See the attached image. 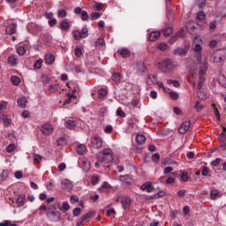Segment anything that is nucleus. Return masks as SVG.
<instances>
[{
  "instance_id": "f257e3e1",
  "label": "nucleus",
  "mask_w": 226,
  "mask_h": 226,
  "mask_svg": "<svg viewBox=\"0 0 226 226\" xmlns=\"http://www.w3.org/2000/svg\"><path fill=\"white\" fill-rule=\"evenodd\" d=\"M97 160L100 162L102 167H104L107 169V170H110L112 162L114 161V156H112V149H103L101 154H97Z\"/></svg>"
},
{
  "instance_id": "f03ea898",
  "label": "nucleus",
  "mask_w": 226,
  "mask_h": 226,
  "mask_svg": "<svg viewBox=\"0 0 226 226\" xmlns=\"http://www.w3.org/2000/svg\"><path fill=\"white\" fill-rule=\"evenodd\" d=\"M157 68L163 73H170L174 68V62L170 58H166L157 64Z\"/></svg>"
},
{
  "instance_id": "7ed1b4c3",
  "label": "nucleus",
  "mask_w": 226,
  "mask_h": 226,
  "mask_svg": "<svg viewBox=\"0 0 226 226\" xmlns=\"http://www.w3.org/2000/svg\"><path fill=\"white\" fill-rule=\"evenodd\" d=\"M46 216H48L50 222H58L59 218H61V213L54 211L52 208H49L46 212Z\"/></svg>"
},
{
  "instance_id": "20e7f679",
  "label": "nucleus",
  "mask_w": 226,
  "mask_h": 226,
  "mask_svg": "<svg viewBox=\"0 0 226 226\" xmlns=\"http://www.w3.org/2000/svg\"><path fill=\"white\" fill-rule=\"evenodd\" d=\"M185 27L190 34L195 36V34H197V27H199V24L195 21H189L186 23Z\"/></svg>"
},
{
  "instance_id": "39448f33",
  "label": "nucleus",
  "mask_w": 226,
  "mask_h": 226,
  "mask_svg": "<svg viewBox=\"0 0 226 226\" xmlns=\"http://www.w3.org/2000/svg\"><path fill=\"white\" fill-rule=\"evenodd\" d=\"M91 145L95 148V149H100L103 146V141H102V138L98 136H94L91 138Z\"/></svg>"
},
{
  "instance_id": "423d86ee",
  "label": "nucleus",
  "mask_w": 226,
  "mask_h": 226,
  "mask_svg": "<svg viewBox=\"0 0 226 226\" xmlns=\"http://www.w3.org/2000/svg\"><path fill=\"white\" fill-rule=\"evenodd\" d=\"M42 135H51L54 132V127L50 124H43L41 127Z\"/></svg>"
},
{
  "instance_id": "0eeeda50",
  "label": "nucleus",
  "mask_w": 226,
  "mask_h": 226,
  "mask_svg": "<svg viewBox=\"0 0 226 226\" xmlns=\"http://www.w3.org/2000/svg\"><path fill=\"white\" fill-rule=\"evenodd\" d=\"M93 216H94V212L90 211L87 212V214L83 215L77 222V225L80 226L82 225V223H84V222H86V220H89V218H93Z\"/></svg>"
},
{
  "instance_id": "6e6552de",
  "label": "nucleus",
  "mask_w": 226,
  "mask_h": 226,
  "mask_svg": "<svg viewBox=\"0 0 226 226\" xmlns=\"http://www.w3.org/2000/svg\"><path fill=\"white\" fill-rule=\"evenodd\" d=\"M202 41V38L200 36L195 37L192 45H194L193 50L196 53H200L202 50V46L200 45V42Z\"/></svg>"
},
{
  "instance_id": "1a4fd4ad",
  "label": "nucleus",
  "mask_w": 226,
  "mask_h": 226,
  "mask_svg": "<svg viewBox=\"0 0 226 226\" xmlns=\"http://www.w3.org/2000/svg\"><path fill=\"white\" fill-rule=\"evenodd\" d=\"M190 50V46H185L184 48H177L174 49L175 56H186Z\"/></svg>"
},
{
  "instance_id": "9d476101",
  "label": "nucleus",
  "mask_w": 226,
  "mask_h": 226,
  "mask_svg": "<svg viewBox=\"0 0 226 226\" xmlns=\"http://www.w3.org/2000/svg\"><path fill=\"white\" fill-rule=\"evenodd\" d=\"M192 124V122L190 121H185L182 125L178 128V132L181 133V135H185L188 130H190V125Z\"/></svg>"
},
{
  "instance_id": "9b49d317",
  "label": "nucleus",
  "mask_w": 226,
  "mask_h": 226,
  "mask_svg": "<svg viewBox=\"0 0 226 226\" xmlns=\"http://www.w3.org/2000/svg\"><path fill=\"white\" fill-rule=\"evenodd\" d=\"M121 204L123 209H130V206H132V198H130V196H123Z\"/></svg>"
},
{
  "instance_id": "f8f14e48",
  "label": "nucleus",
  "mask_w": 226,
  "mask_h": 226,
  "mask_svg": "<svg viewBox=\"0 0 226 226\" xmlns=\"http://www.w3.org/2000/svg\"><path fill=\"white\" fill-rule=\"evenodd\" d=\"M141 190H146L147 193H151V192L154 191V186L153 184H151V182H146L141 185Z\"/></svg>"
},
{
  "instance_id": "ddd939ff",
  "label": "nucleus",
  "mask_w": 226,
  "mask_h": 226,
  "mask_svg": "<svg viewBox=\"0 0 226 226\" xmlns=\"http://www.w3.org/2000/svg\"><path fill=\"white\" fill-rule=\"evenodd\" d=\"M15 31H17V24L15 23L10 24L5 29L6 34L9 35L14 34Z\"/></svg>"
},
{
  "instance_id": "4468645a",
  "label": "nucleus",
  "mask_w": 226,
  "mask_h": 226,
  "mask_svg": "<svg viewBox=\"0 0 226 226\" xmlns=\"http://www.w3.org/2000/svg\"><path fill=\"white\" fill-rule=\"evenodd\" d=\"M162 33L160 31L152 32L148 35L149 41H156L160 38Z\"/></svg>"
},
{
  "instance_id": "2eb2a0df",
  "label": "nucleus",
  "mask_w": 226,
  "mask_h": 226,
  "mask_svg": "<svg viewBox=\"0 0 226 226\" xmlns=\"http://www.w3.org/2000/svg\"><path fill=\"white\" fill-rule=\"evenodd\" d=\"M62 188L63 190H66L67 192H70V190L73 189V184L70 180H64L62 182Z\"/></svg>"
},
{
  "instance_id": "dca6fc26",
  "label": "nucleus",
  "mask_w": 226,
  "mask_h": 226,
  "mask_svg": "<svg viewBox=\"0 0 226 226\" xmlns=\"http://www.w3.org/2000/svg\"><path fill=\"white\" fill-rule=\"evenodd\" d=\"M206 73H207V62L205 61L200 67L199 76L204 77Z\"/></svg>"
},
{
  "instance_id": "f3484780",
  "label": "nucleus",
  "mask_w": 226,
  "mask_h": 226,
  "mask_svg": "<svg viewBox=\"0 0 226 226\" xmlns=\"http://www.w3.org/2000/svg\"><path fill=\"white\" fill-rule=\"evenodd\" d=\"M76 151L78 154H86L87 153V147H86V145L80 144L76 147Z\"/></svg>"
},
{
  "instance_id": "a211bd4d",
  "label": "nucleus",
  "mask_w": 226,
  "mask_h": 226,
  "mask_svg": "<svg viewBox=\"0 0 226 226\" xmlns=\"http://www.w3.org/2000/svg\"><path fill=\"white\" fill-rule=\"evenodd\" d=\"M44 61L46 64H54V61H56V56L52 54H48L44 57Z\"/></svg>"
},
{
  "instance_id": "6ab92c4d",
  "label": "nucleus",
  "mask_w": 226,
  "mask_h": 226,
  "mask_svg": "<svg viewBox=\"0 0 226 226\" xmlns=\"http://www.w3.org/2000/svg\"><path fill=\"white\" fill-rule=\"evenodd\" d=\"M118 54H120V56H124V57H130L131 56V52L130 49H126V48H122L120 49L117 50Z\"/></svg>"
},
{
  "instance_id": "aec40b11",
  "label": "nucleus",
  "mask_w": 226,
  "mask_h": 226,
  "mask_svg": "<svg viewBox=\"0 0 226 226\" xmlns=\"http://www.w3.org/2000/svg\"><path fill=\"white\" fill-rule=\"evenodd\" d=\"M64 125L68 130H73L77 126V122L75 120H66Z\"/></svg>"
},
{
  "instance_id": "412c9836",
  "label": "nucleus",
  "mask_w": 226,
  "mask_h": 226,
  "mask_svg": "<svg viewBox=\"0 0 226 226\" xmlns=\"http://www.w3.org/2000/svg\"><path fill=\"white\" fill-rule=\"evenodd\" d=\"M26 202V195L25 194H20L19 195L16 203L19 207H22L24 206V203Z\"/></svg>"
},
{
  "instance_id": "4be33fe9",
  "label": "nucleus",
  "mask_w": 226,
  "mask_h": 226,
  "mask_svg": "<svg viewBox=\"0 0 226 226\" xmlns=\"http://www.w3.org/2000/svg\"><path fill=\"white\" fill-rule=\"evenodd\" d=\"M136 142L139 144V146H142V144L146 143V136L144 134H137Z\"/></svg>"
},
{
  "instance_id": "5701e85b",
  "label": "nucleus",
  "mask_w": 226,
  "mask_h": 226,
  "mask_svg": "<svg viewBox=\"0 0 226 226\" xmlns=\"http://www.w3.org/2000/svg\"><path fill=\"white\" fill-rule=\"evenodd\" d=\"M18 61L19 59L17 58V55H11L8 58V63L9 64H11V66H15Z\"/></svg>"
},
{
  "instance_id": "b1692460",
  "label": "nucleus",
  "mask_w": 226,
  "mask_h": 226,
  "mask_svg": "<svg viewBox=\"0 0 226 226\" xmlns=\"http://www.w3.org/2000/svg\"><path fill=\"white\" fill-rule=\"evenodd\" d=\"M172 27H169V26H165L162 29V33L163 34V36H170V34H172Z\"/></svg>"
},
{
  "instance_id": "393cba45",
  "label": "nucleus",
  "mask_w": 226,
  "mask_h": 226,
  "mask_svg": "<svg viewBox=\"0 0 226 226\" xmlns=\"http://www.w3.org/2000/svg\"><path fill=\"white\" fill-rule=\"evenodd\" d=\"M26 103H27V99H26L25 97L18 99V105L21 109H26Z\"/></svg>"
},
{
  "instance_id": "a878e982",
  "label": "nucleus",
  "mask_w": 226,
  "mask_h": 226,
  "mask_svg": "<svg viewBox=\"0 0 226 226\" xmlns=\"http://www.w3.org/2000/svg\"><path fill=\"white\" fill-rule=\"evenodd\" d=\"M104 45H105V40L102 37L97 39V41H95L96 49H102V47H104Z\"/></svg>"
},
{
  "instance_id": "bb28decb",
  "label": "nucleus",
  "mask_w": 226,
  "mask_h": 226,
  "mask_svg": "<svg viewBox=\"0 0 226 226\" xmlns=\"http://www.w3.org/2000/svg\"><path fill=\"white\" fill-rule=\"evenodd\" d=\"M60 29H62V31H68V29H70V23L66 20H63L60 24Z\"/></svg>"
},
{
  "instance_id": "cd10ccee",
  "label": "nucleus",
  "mask_w": 226,
  "mask_h": 226,
  "mask_svg": "<svg viewBox=\"0 0 226 226\" xmlns=\"http://www.w3.org/2000/svg\"><path fill=\"white\" fill-rule=\"evenodd\" d=\"M157 49L162 52H165V50L169 49V45L167 44V42H161L157 45Z\"/></svg>"
},
{
  "instance_id": "c85d7f7f",
  "label": "nucleus",
  "mask_w": 226,
  "mask_h": 226,
  "mask_svg": "<svg viewBox=\"0 0 226 226\" xmlns=\"http://www.w3.org/2000/svg\"><path fill=\"white\" fill-rule=\"evenodd\" d=\"M83 165L81 166L82 170L85 172H89V170L91 169V164L87 161H83L82 162Z\"/></svg>"
},
{
  "instance_id": "c756f323",
  "label": "nucleus",
  "mask_w": 226,
  "mask_h": 226,
  "mask_svg": "<svg viewBox=\"0 0 226 226\" xmlns=\"http://www.w3.org/2000/svg\"><path fill=\"white\" fill-rule=\"evenodd\" d=\"M210 197H211L212 200H216L217 197H221L220 196V191L212 190L211 192H210Z\"/></svg>"
},
{
  "instance_id": "7c9ffc66",
  "label": "nucleus",
  "mask_w": 226,
  "mask_h": 226,
  "mask_svg": "<svg viewBox=\"0 0 226 226\" xmlns=\"http://www.w3.org/2000/svg\"><path fill=\"white\" fill-rule=\"evenodd\" d=\"M105 96H107V90L103 89V88H101L99 91H98V98L100 100H103V98H105Z\"/></svg>"
},
{
  "instance_id": "2f4dec72",
  "label": "nucleus",
  "mask_w": 226,
  "mask_h": 226,
  "mask_svg": "<svg viewBox=\"0 0 226 226\" xmlns=\"http://www.w3.org/2000/svg\"><path fill=\"white\" fill-rule=\"evenodd\" d=\"M169 95L171 100H179V94L177 92L170 91Z\"/></svg>"
},
{
  "instance_id": "473e14b6",
  "label": "nucleus",
  "mask_w": 226,
  "mask_h": 226,
  "mask_svg": "<svg viewBox=\"0 0 226 226\" xmlns=\"http://www.w3.org/2000/svg\"><path fill=\"white\" fill-rule=\"evenodd\" d=\"M43 64V59L40 58L38 59L34 64V70H40V68H41V64Z\"/></svg>"
},
{
  "instance_id": "72a5a7b5",
  "label": "nucleus",
  "mask_w": 226,
  "mask_h": 226,
  "mask_svg": "<svg viewBox=\"0 0 226 226\" xmlns=\"http://www.w3.org/2000/svg\"><path fill=\"white\" fill-rule=\"evenodd\" d=\"M180 177L184 183L188 182V171H182Z\"/></svg>"
},
{
  "instance_id": "f704fd0d",
  "label": "nucleus",
  "mask_w": 226,
  "mask_h": 226,
  "mask_svg": "<svg viewBox=\"0 0 226 226\" xmlns=\"http://www.w3.org/2000/svg\"><path fill=\"white\" fill-rule=\"evenodd\" d=\"M73 36H74L75 40H77V41H79V40H82V38H83L82 34L79 30H75L73 32Z\"/></svg>"
},
{
  "instance_id": "c9c22d12",
  "label": "nucleus",
  "mask_w": 226,
  "mask_h": 226,
  "mask_svg": "<svg viewBox=\"0 0 226 226\" xmlns=\"http://www.w3.org/2000/svg\"><path fill=\"white\" fill-rule=\"evenodd\" d=\"M70 209V204L67 201L63 203V207H60V211L63 213H66Z\"/></svg>"
},
{
  "instance_id": "e433bc0d",
  "label": "nucleus",
  "mask_w": 226,
  "mask_h": 226,
  "mask_svg": "<svg viewBox=\"0 0 226 226\" xmlns=\"http://www.w3.org/2000/svg\"><path fill=\"white\" fill-rule=\"evenodd\" d=\"M197 19L198 20H206V12L203 11H200L197 13Z\"/></svg>"
},
{
  "instance_id": "4c0bfd02",
  "label": "nucleus",
  "mask_w": 226,
  "mask_h": 226,
  "mask_svg": "<svg viewBox=\"0 0 226 226\" xmlns=\"http://www.w3.org/2000/svg\"><path fill=\"white\" fill-rule=\"evenodd\" d=\"M58 89H59L58 84L50 85L49 87V91H50V93H56V91H58Z\"/></svg>"
},
{
  "instance_id": "58836bf2",
  "label": "nucleus",
  "mask_w": 226,
  "mask_h": 226,
  "mask_svg": "<svg viewBox=\"0 0 226 226\" xmlns=\"http://www.w3.org/2000/svg\"><path fill=\"white\" fill-rule=\"evenodd\" d=\"M213 107H214V113H215V116L217 119V121H221V117H220V111H218V108H216V105L215 104H213Z\"/></svg>"
},
{
  "instance_id": "ea45409f",
  "label": "nucleus",
  "mask_w": 226,
  "mask_h": 226,
  "mask_svg": "<svg viewBox=\"0 0 226 226\" xmlns=\"http://www.w3.org/2000/svg\"><path fill=\"white\" fill-rule=\"evenodd\" d=\"M11 81L12 82V84L14 86H19V84H20V79L17 76H11Z\"/></svg>"
},
{
  "instance_id": "a19ab883",
  "label": "nucleus",
  "mask_w": 226,
  "mask_h": 226,
  "mask_svg": "<svg viewBox=\"0 0 226 226\" xmlns=\"http://www.w3.org/2000/svg\"><path fill=\"white\" fill-rule=\"evenodd\" d=\"M112 80H114L115 82H119V80H121V73L119 72L113 73Z\"/></svg>"
},
{
  "instance_id": "79ce46f5",
  "label": "nucleus",
  "mask_w": 226,
  "mask_h": 226,
  "mask_svg": "<svg viewBox=\"0 0 226 226\" xmlns=\"http://www.w3.org/2000/svg\"><path fill=\"white\" fill-rule=\"evenodd\" d=\"M194 109L197 110V112H200L202 109H204V105L200 104L199 101L195 102Z\"/></svg>"
},
{
  "instance_id": "37998d69",
  "label": "nucleus",
  "mask_w": 226,
  "mask_h": 226,
  "mask_svg": "<svg viewBox=\"0 0 226 226\" xmlns=\"http://www.w3.org/2000/svg\"><path fill=\"white\" fill-rule=\"evenodd\" d=\"M162 197H165V192L161 191L159 192H157L156 194L151 196V199H160Z\"/></svg>"
},
{
  "instance_id": "c03bdc74",
  "label": "nucleus",
  "mask_w": 226,
  "mask_h": 226,
  "mask_svg": "<svg viewBox=\"0 0 226 226\" xmlns=\"http://www.w3.org/2000/svg\"><path fill=\"white\" fill-rule=\"evenodd\" d=\"M80 33H81L82 38H87L89 36V30L86 27L82 28Z\"/></svg>"
},
{
  "instance_id": "a18cd8bd",
  "label": "nucleus",
  "mask_w": 226,
  "mask_h": 226,
  "mask_svg": "<svg viewBox=\"0 0 226 226\" xmlns=\"http://www.w3.org/2000/svg\"><path fill=\"white\" fill-rule=\"evenodd\" d=\"M81 20L83 21L89 20V14H87V11H81Z\"/></svg>"
},
{
  "instance_id": "49530a36",
  "label": "nucleus",
  "mask_w": 226,
  "mask_h": 226,
  "mask_svg": "<svg viewBox=\"0 0 226 226\" xmlns=\"http://www.w3.org/2000/svg\"><path fill=\"white\" fill-rule=\"evenodd\" d=\"M67 13L65 10H60L57 11V17H59V19H64V17H66Z\"/></svg>"
},
{
  "instance_id": "de8ad7c7",
  "label": "nucleus",
  "mask_w": 226,
  "mask_h": 226,
  "mask_svg": "<svg viewBox=\"0 0 226 226\" xmlns=\"http://www.w3.org/2000/svg\"><path fill=\"white\" fill-rule=\"evenodd\" d=\"M17 52H18L19 56H25L26 55V48L19 47L17 49Z\"/></svg>"
},
{
  "instance_id": "09e8293b",
  "label": "nucleus",
  "mask_w": 226,
  "mask_h": 226,
  "mask_svg": "<svg viewBox=\"0 0 226 226\" xmlns=\"http://www.w3.org/2000/svg\"><path fill=\"white\" fill-rule=\"evenodd\" d=\"M204 76H199L198 89H202V84H204Z\"/></svg>"
},
{
  "instance_id": "8fccbe9b",
  "label": "nucleus",
  "mask_w": 226,
  "mask_h": 226,
  "mask_svg": "<svg viewBox=\"0 0 226 226\" xmlns=\"http://www.w3.org/2000/svg\"><path fill=\"white\" fill-rule=\"evenodd\" d=\"M201 176H208L209 177H211V175H209V169H207V167H203Z\"/></svg>"
},
{
  "instance_id": "3c124183",
  "label": "nucleus",
  "mask_w": 226,
  "mask_h": 226,
  "mask_svg": "<svg viewBox=\"0 0 226 226\" xmlns=\"http://www.w3.org/2000/svg\"><path fill=\"white\" fill-rule=\"evenodd\" d=\"M152 160L154 163H158L160 162V154L156 153L152 155Z\"/></svg>"
},
{
  "instance_id": "603ef678",
  "label": "nucleus",
  "mask_w": 226,
  "mask_h": 226,
  "mask_svg": "<svg viewBox=\"0 0 226 226\" xmlns=\"http://www.w3.org/2000/svg\"><path fill=\"white\" fill-rule=\"evenodd\" d=\"M16 149V147H15V144H10L9 146H7L6 147V151L8 153H13V151H15Z\"/></svg>"
},
{
  "instance_id": "864d4df0",
  "label": "nucleus",
  "mask_w": 226,
  "mask_h": 226,
  "mask_svg": "<svg viewBox=\"0 0 226 226\" xmlns=\"http://www.w3.org/2000/svg\"><path fill=\"white\" fill-rule=\"evenodd\" d=\"M74 54L76 57H80L82 56V49L80 48H75Z\"/></svg>"
},
{
  "instance_id": "5fc2aeb1",
  "label": "nucleus",
  "mask_w": 226,
  "mask_h": 226,
  "mask_svg": "<svg viewBox=\"0 0 226 226\" xmlns=\"http://www.w3.org/2000/svg\"><path fill=\"white\" fill-rule=\"evenodd\" d=\"M219 84L222 87H226V80L225 78L223 76H221L219 78Z\"/></svg>"
},
{
  "instance_id": "6e6d98bb",
  "label": "nucleus",
  "mask_w": 226,
  "mask_h": 226,
  "mask_svg": "<svg viewBox=\"0 0 226 226\" xmlns=\"http://www.w3.org/2000/svg\"><path fill=\"white\" fill-rule=\"evenodd\" d=\"M41 160H42L41 155H40V154L34 155V162L35 163H40L41 162Z\"/></svg>"
},
{
  "instance_id": "4d7b16f0",
  "label": "nucleus",
  "mask_w": 226,
  "mask_h": 226,
  "mask_svg": "<svg viewBox=\"0 0 226 226\" xmlns=\"http://www.w3.org/2000/svg\"><path fill=\"white\" fill-rule=\"evenodd\" d=\"M222 162V158H216L215 160L211 162L212 167H217L218 164Z\"/></svg>"
},
{
  "instance_id": "13d9d810",
  "label": "nucleus",
  "mask_w": 226,
  "mask_h": 226,
  "mask_svg": "<svg viewBox=\"0 0 226 226\" xmlns=\"http://www.w3.org/2000/svg\"><path fill=\"white\" fill-rule=\"evenodd\" d=\"M177 40H178V37L177 34H175L169 39V42L172 45L173 43H176Z\"/></svg>"
},
{
  "instance_id": "bf43d9fd",
  "label": "nucleus",
  "mask_w": 226,
  "mask_h": 226,
  "mask_svg": "<svg viewBox=\"0 0 226 226\" xmlns=\"http://www.w3.org/2000/svg\"><path fill=\"white\" fill-rule=\"evenodd\" d=\"M100 181V177L98 176H94L91 177L92 185H96Z\"/></svg>"
},
{
  "instance_id": "052dcab7",
  "label": "nucleus",
  "mask_w": 226,
  "mask_h": 226,
  "mask_svg": "<svg viewBox=\"0 0 226 226\" xmlns=\"http://www.w3.org/2000/svg\"><path fill=\"white\" fill-rule=\"evenodd\" d=\"M80 213H82V210L80 209V207H76L72 211L73 216H79Z\"/></svg>"
},
{
  "instance_id": "680f3d73",
  "label": "nucleus",
  "mask_w": 226,
  "mask_h": 226,
  "mask_svg": "<svg viewBox=\"0 0 226 226\" xmlns=\"http://www.w3.org/2000/svg\"><path fill=\"white\" fill-rule=\"evenodd\" d=\"M91 17L93 20H96V19H100V17H102V14H100V12H92Z\"/></svg>"
},
{
  "instance_id": "e2e57ef3",
  "label": "nucleus",
  "mask_w": 226,
  "mask_h": 226,
  "mask_svg": "<svg viewBox=\"0 0 226 226\" xmlns=\"http://www.w3.org/2000/svg\"><path fill=\"white\" fill-rule=\"evenodd\" d=\"M0 177H1L2 181H4V179H6V177H8V171L3 170V172L0 174Z\"/></svg>"
},
{
  "instance_id": "0e129e2a",
  "label": "nucleus",
  "mask_w": 226,
  "mask_h": 226,
  "mask_svg": "<svg viewBox=\"0 0 226 226\" xmlns=\"http://www.w3.org/2000/svg\"><path fill=\"white\" fill-rule=\"evenodd\" d=\"M16 179H22L23 173L20 170H18L14 173Z\"/></svg>"
},
{
  "instance_id": "69168bd1",
  "label": "nucleus",
  "mask_w": 226,
  "mask_h": 226,
  "mask_svg": "<svg viewBox=\"0 0 226 226\" xmlns=\"http://www.w3.org/2000/svg\"><path fill=\"white\" fill-rule=\"evenodd\" d=\"M114 130V127L112 125H107L104 129L105 133H112V131Z\"/></svg>"
},
{
  "instance_id": "338daca9",
  "label": "nucleus",
  "mask_w": 226,
  "mask_h": 226,
  "mask_svg": "<svg viewBox=\"0 0 226 226\" xmlns=\"http://www.w3.org/2000/svg\"><path fill=\"white\" fill-rule=\"evenodd\" d=\"M43 43H45L46 45H50V37L49 36H43L42 39Z\"/></svg>"
},
{
  "instance_id": "774afa93",
  "label": "nucleus",
  "mask_w": 226,
  "mask_h": 226,
  "mask_svg": "<svg viewBox=\"0 0 226 226\" xmlns=\"http://www.w3.org/2000/svg\"><path fill=\"white\" fill-rule=\"evenodd\" d=\"M11 223V221H4L0 222V226H10Z\"/></svg>"
}]
</instances>
